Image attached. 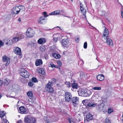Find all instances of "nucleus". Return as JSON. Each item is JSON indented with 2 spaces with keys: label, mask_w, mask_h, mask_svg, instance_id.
Returning a JSON list of instances; mask_svg holds the SVG:
<instances>
[{
  "label": "nucleus",
  "mask_w": 123,
  "mask_h": 123,
  "mask_svg": "<svg viewBox=\"0 0 123 123\" xmlns=\"http://www.w3.org/2000/svg\"><path fill=\"white\" fill-rule=\"evenodd\" d=\"M24 121L25 123H36V120L32 116L28 115L25 117Z\"/></svg>",
  "instance_id": "f257e3e1"
},
{
  "label": "nucleus",
  "mask_w": 123,
  "mask_h": 123,
  "mask_svg": "<svg viewBox=\"0 0 123 123\" xmlns=\"http://www.w3.org/2000/svg\"><path fill=\"white\" fill-rule=\"evenodd\" d=\"M19 74L21 76L26 78H28L29 76V72L24 68L21 69Z\"/></svg>",
  "instance_id": "f03ea898"
},
{
  "label": "nucleus",
  "mask_w": 123,
  "mask_h": 123,
  "mask_svg": "<svg viewBox=\"0 0 123 123\" xmlns=\"http://www.w3.org/2000/svg\"><path fill=\"white\" fill-rule=\"evenodd\" d=\"M72 94L69 92H65V94L64 98L66 101L69 102L71 100L72 97Z\"/></svg>",
  "instance_id": "7ed1b4c3"
},
{
  "label": "nucleus",
  "mask_w": 123,
  "mask_h": 123,
  "mask_svg": "<svg viewBox=\"0 0 123 123\" xmlns=\"http://www.w3.org/2000/svg\"><path fill=\"white\" fill-rule=\"evenodd\" d=\"M52 83L49 81L46 85L45 88L46 90L49 92L52 93L54 91V89L51 86Z\"/></svg>",
  "instance_id": "20e7f679"
},
{
  "label": "nucleus",
  "mask_w": 123,
  "mask_h": 123,
  "mask_svg": "<svg viewBox=\"0 0 123 123\" xmlns=\"http://www.w3.org/2000/svg\"><path fill=\"white\" fill-rule=\"evenodd\" d=\"M61 43L62 46L64 47L68 48L70 45L69 41L67 39H63Z\"/></svg>",
  "instance_id": "39448f33"
},
{
  "label": "nucleus",
  "mask_w": 123,
  "mask_h": 123,
  "mask_svg": "<svg viewBox=\"0 0 123 123\" xmlns=\"http://www.w3.org/2000/svg\"><path fill=\"white\" fill-rule=\"evenodd\" d=\"M34 32L33 30L31 28H29L27 30L26 35L28 37H31L34 36Z\"/></svg>",
  "instance_id": "423d86ee"
},
{
  "label": "nucleus",
  "mask_w": 123,
  "mask_h": 123,
  "mask_svg": "<svg viewBox=\"0 0 123 123\" xmlns=\"http://www.w3.org/2000/svg\"><path fill=\"white\" fill-rule=\"evenodd\" d=\"M2 61L3 62H6L5 64L6 66L8 65L10 62V59L9 57H7L6 55L2 57Z\"/></svg>",
  "instance_id": "0eeeda50"
},
{
  "label": "nucleus",
  "mask_w": 123,
  "mask_h": 123,
  "mask_svg": "<svg viewBox=\"0 0 123 123\" xmlns=\"http://www.w3.org/2000/svg\"><path fill=\"white\" fill-rule=\"evenodd\" d=\"M80 10L81 11V12L82 15L84 16V18L86 19V9L82 6L80 5Z\"/></svg>",
  "instance_id": "6e6552de"
},
{
  "label": "nucleus",
  "mask_w": 123,
  "mask_h": 123,
  "mask_svg": "<svg viewBox=\"0 0 123 123\" xmlns=\"http://www.w3.org/2000/svg\"><path fill=\"white\" fill-rule=\"evenodd\" d=\"M19 112L21 114H26L28 111L24 106H21L19 108Z\"/></svg>",
  "instance_id": "1a4fd4ad"
},
{
  "label": "nucleus",
  "mask_w": 123,
  "mask_h": 123,
  "mask_svg": "<svg viewBox=\"0 0 123 123\" xmlns=\"http://www.w3.org/2000/svg\"><path fill=\"white\" fill-rule=\"evenodd\" d=\"M106 38L107 39L106 41L107 44L110 47L113 46V43L111 39L109 38L108 37H106Z\"/></svg>",
  "instance_id": "9d476101"
},
{
  "label": "nucleus",
  "mask_w": 123,
  "mask_h": 123,
  "mask_svg": "<svg viewBox=\"0 0 123 123\" xmlns=\"http://www.w3.org/2000/svg\"><path fill=\"white\" fill-rule=\"evenodd\" d=\"M37 22L39 23L42 24H44L46 22L45 18L43 17H40Z\"/></svg>",
  "instance_id": "9b49d317"
},
{
  "label": "nucleus",
  "mask_w": 123,
  "mask_h": 123,
  "mask_svg": "<svg viewBox=\"0 0 123 123\" xmlns=\"http://www.w3.org/2000/svg\"><path fill=\"white\" fill-rule=\"evenodd\" d=\"M18 7L17 6H14L12 9V12L14 14H17L19 12Z\"/></svg>",
  "instance_id": "f8f14e48"
},
{
  "label": "nucleus",
  "mask_w": 123,
  "mask_h": 123,
  "mask_svg": "<svg viewBox=\"0 0 123 123\" xmlns=\"http://www.w3.org/2000/svg\"><path fill=\"white\" fill-rule=\"evenodd\" d=\"M72 90L73 91H75L78 87L79 86L78 84L74 82L72 84Z\"/></svg>",
  "instance_id": "ddd939ff"
},
{
  "label": "nucleus",
  "mask_w": 123,
  "mask_h": 123,
  "mask_svg": "<svg viewBox=\"0 0 123 123\" xmlns=\"http://www.w3.org/2000/svg\"><path fill=\"white\" fill-rule=\"evenodd\" d=\"M86 121L89 122L93 119V117L92 115L91 114L88 113L86 115Z\"/></svg>",
  "instance_id": "4468645a"
},
{
  "label": "nucleus",
  "mask_w": 123,
  "mask_h": 123,
  "mask_svg": "<svg viewBox=\"0 0 123 123\" xmlns=\"http://www.w3.org/2000/svg\"><path fill=\"white\" fill-rule=\"evenodd\" d=\"M15 53L17 55H21L22 53L21 49L18 47L15 48Z\"/></svg>",
  "instance_id": "2eb2a0df"
},
{
  "label": "nucleus",
  "mask_w": 123,
  "mask_h": 123,
  "mask_svg": "<svg viewBox=\"0 0 123 123\" xmlns=\"http://www.w3.org/2000/svg\"><path fill=\"white\" fill-rule=\"evenodd\" d=\"M46 42V39L44 38H40L37 41L38 43L40 44H43L45 43Z\"/></svg>",
  "instance_id": "dca6fc26"
},
{
  "label": "nucleus",
  "mask_w": 123,
  "mask_h": 123,
  "mask_svg": "<svg viewBox=\"0 0 123 123\" xmlns=\"http://www.w3.org/2000/svg\"><path fill=\"white\" fill-rule=\"evenodd\" d=\"M35 63L36 66H38L42 65L43 64V62L41 60L38 59L36 60Z\"/></svg>",
  "instance_id": "f3484780"
},
{
  "label": "nucleus",
  "mask_w": 123,
  "mask_h": 123,
  "mask_svg": "<svg viewBox=\"0 0 123 123\" xmlns=\"http://www.w3.org/2000/svg\"><path fill=\"white\" fill-rule=\"evenodd\" d=\"M16 36L19 40L23 39L24 37V34L21 32L18 33L17 35Z\"/></svg>",
  "instance_id": "a211bd4d"
},
{
  "label": "nucleus",
  "mask_w": 123,
  "mask_h": 123,
  "mask_svg": "<svg viewBox=\"0 0 123 123\" xmlns=\"http://www.w3.org/2000/svg\"><path fill=\"white\" fill-rule=\"evenodd\" d=\"M97 78L98 80L100 81H103L104 79V76L102 74H98L97 76Z\"/></svg>",
  "instance_id": "6ab92c4d"
},
{
  "label": "nucleus",
  "mask_w": 123,
  "mask_h": 123,
  "mask_svg": "<svg viewBox=\"0 0 123 123\" xmlns=\"http://www.w3.org/2000/svg\"><path fill=\"white\" fill-rule=\"evenodd\" d=\"M109 34V31L105 27V29L104 31V32L103 33V36L104 37H105L106 38V37H108V35Z\"/></svg>",
  "instance_id": "aec40b11"
},
{
  "label": "nucleus",
  "mask_w": 123,
  "mask_h": 123,
  "mask_svg": "<svg viewBox=\"0 0 123 123\" xmlns=\"http://www.w3.org/2000/svg\"><path fill=\"white\" fill-rule=\"evenodd\" d=\"M79 98L77 97H74L72 98L71 101V103H72L75 104L76 102L78 101Z\"/></svg>",
  "instance_id": "412c9836"
},
{
  "label": "nucleus",
  "mask_w": 123,
  "mask_h": 123,
  "mask_svg": "<svg viewBox=\"0 0 123 123\" xmlns=\"http://www.w3.org/2000/svg\"><path fill=\"white\" fill-rule=\"evenodd\" d=\"M104 105L103 104L101 103L98 105V106L97 107V108L98 110L99 111H100L103 110Z\"/></svg>",
  "instance_id": "4be33fe9"
},
{
  "label": "nucleus",
  "mask_w": 123,
  "mask_h": 123,
  "mask_svg": "<svg viewBox=\"0 0 123 123\" xmlns=\"http://www.w3.org/2000/svg\"><path fill=\"white\" fill-rule=\"evenodd\" d=\"M78 94L80 96H85L84 95V94H85V95H86V94H87V93L86 92V91H85L84 90H81V91L79 92H78Z\"/></svg>",
  "instance_id": "5701e85b"
},
{
  "label": "nucleus",
  "mask_w": 123,
  "mask_h": 123,
  "mask_svg": "<svg viewBox=\"0 0 123 123\" xmlns=\"http://www.w3.org/2000/svg\"><path fill=\"white\" fill-rule=\"evenodd\" d=\"M27 95L30 99L32 98L33 97V93L32 91H30L28 92L27 93Z\"/></svg>",
  "instance_id": "b1692460"
},
{
  "label": "nucleus",
  "mask_w": 123,
  "mask_h": 123,
  "mask_svg": "<svg viewBox=\"0 0 123 123\" xmlns=\"http://www.w3.org/2000/svg\"><path fill=\"white\" fill-rule=\"evenodd\" d=\"M6 40H7V42L6 43V45H11L13 44V40H9V39H6Z\"/></svg>",
  "instance_id": "393cba45"
},
{
  "label": "nucleus",
  "mask_w": 123,
  "mask_h": 123,
  "mask_svg": "<svg viewBox=\"0 0 123 123\" xmlns=\"http://www.w3.org/2000/svg\"><path fill=\"white\" fill-rule=\"evenodd\" d=\"M38 72L42 75H44L45 74V72L43 68L39 69L37 70Z\"/></svg>",
  "instance_id": "a878e982"
},
{
  "label": "nucleus",
  "mask_w": 123,
  "mask_h": 123,
  "mask_svg": "<svg viewBox=\"0 0 123 123\" xmlns=\"http://www.w3.org/2000/svg\"><path fill=\"white\" fill-rule=\"evenodd\" d=\"M60 10H57L52 12L51 13H49V15H57L60 13Z\"/></svg>",
  "instance_id": "bb28decb"
},
{
  "label": "nucleus",
  "mask_w": 123,
  "mask_h": 123,
  "mask_svg": "<svg viewBox=\"0 0 123 123\" xmlns=\"http://www.w3.org/2000/svg\"><path fill=\"white\" fill-rule=\"evenodd\" d=\"M10 82V80L8 79H5L4 81V84L5 85L7 86L9 83Z\"/></svg>",
  "instance_id": "cd10ccee"
},
{
  "label": "nucleus",
  "mask_w": 123,
  "mask_h": 123,
  "mask_svg": "<svg viewBox=\"0 0 123 123\" xmlns=\"http://www.w3.org/2000/svg\"><path fill=\"white\" fill-rule=\"evenodd\" d=\"M40 49L41 51L43 52L46 49L45 46L44 45H42L40 47Z\"/></svg>",
  "instance_id": "c85d7f7f"
},
{
  "label": "nucleus",
  "mask_w": 123,
  "mask_h": 123,
  "mask_svg": "<svg viewBox=\"0 0 123 123\" xmlns=\"http://www.w3.org/2000/svg\"><path fill=\"white\" fill-rule=\"evenodd\" d=\"M87 105L89 107H95L97 106V105L96 104H93L92 103H88V104Z\"/></svg>",
  "instance_id": "c756f323"
},
{
  "label": "nucleus",
  "mask_w": 123,
  "mask_h": 123,
  "mask_svg": "<svg viewBox=\"0 0 123 123\" xmlns=\"http://www.w3.org/2000/svg\"><path fill=\"white\" fill-rule=\"evenodd\" d=\"M12 40L13 42L15 43L17 42L19 40L16 36V37H13Z\"/></svg>",
  "instance_id": "7c9ffc66"
},
{
  "label": "nucleus",
  "mask_w": 123,
  "mask_h": 123,
  "mask_svg": "<svg viewBox=\"0 0 123 123\" xmlns=\"http://www.w3.org/2000/svg\"><path fill=\"white\" fill-rule=\"evenodd\" d=\"M18 9H19V11L20 10H21L22 11H23L25 10V7L24 6L22 5H21L19 6H18Z\"/></svg>",
  "instance_id": "2f4dec72"
},
{
  "label": "nucleus",
  "mask_w": 123,
  "mask_h": 123,
  "mask_svg": "<svg viewBox=\"0 0 123 123\" xmlns=\"http://www.w3.org/2000/svg\"><path fill=\"white\" fill-rule=\"evenodd\" d=\"M49 66L52 68H57V67H56V66L54 65L53 63L51 62H50V63L49 64Z\"/></svg>",
  "instance_id": "473e14b6"
},
{
  "label": "nucleus",
  "mask_w": 123,
  "mask_h": 123,
  "mask_svg": "<svg viewBox=\"0 0 123 123\" xmlns=\"http://www.w3.org/2000/svg\"><path fill=\"white\" fill-rule=\"evenodd\" d=\"M6 115L5 113H4L3 111H2L0 112V117L2 118L4 116Z\"/></svg>",
  "instance_id": "72a5a7b5"
},
{
  "label": "nucleus",
  "mask_w": 123,
  "mask_h": 123,
  "mask_svg": "<svg viewBox=\"0 0 123 123\" xmlns=\"http://www.w3.org/2000/svg\"><path fill=\"white\" fill-rule=\"evenodd\" d=\"M93 89L94 90H100L101 89V88L100 87H98L95 86L93 88Z\"/></svg>",
  "instance_id": "f704fd0d"
},
{
  "label": "nucleus",
  "mask_w": 123,
  "mask_h": 123,
  "mask_svg": "<svg viewBox=\"0 0 123 123\" xmlns=\"http://www.w3.org/2000/svg\"><path fill=\"white\" fill-rule=\"evenodd\" d=\"M73 120L72 118H69L68 119V120L70 123H74Z\"/></svg>",
  "instance_id": "c9c22d12"
},
{
  "label": "nucleus",
  "mask_w": 123,
  "mask_h": 123,
  "mask_svg": "<svg viewBox=\"0 0 123 123\" xmlns=\"http://www.w3.org/2000/svg\"><path fill=\"white\" fill-rule=\"evenodd\" d=\"M31 80L32 82H37V79L35 77H33L31 79Z\"/></svg>",
  "instance_id": "e433bc0d"
},
{
  "label": "nucleus",
  "mask_w": 123,
  "mask_h": 123,
  "mask_svg": "<svg viewBox=\"0 0 123 123\" xmlns=\"http://www.w3.org/2000/svg\"><path fill=\"white\" fill-rule=\"evenodd\" d=\"M65 84L68 86L69 87H70V83L69 82L66 81L65 83Z\"/></svg>",
  "instance_id": "4c0bfd02"
},
{
  "label": "nucleus",
  "mask_w": 123,
  "mask_h": 123,
  "mask_svg": "<svg viewBox=\"0 0 123 123\" xmlns=\"http://www.w3.org/2000/svg\"><path fill=\"white\" fill-rule=\"evenodd\" d=\"M28 84L30 86H32L33 85V83L31 82H29Z\"/></svg>",
  "instance_id": "58836bf2"
},
{
  "label": "nucleus",
  "mask_w": 123,
  "mask_h": 123,
  "mask_svg": "<svg viewBox=\"0 0 123 123\" xmlns=\"http://www.w3.org/2000/svg\"><path fill=\"white\" fill-rule=\"evenodd\" d=\"M113 111V110L111 108H109L108 110V113L110 114Z\"/></svg>",
  "instance_id": "ea45409f"
},
{
  "label": "nucleus",
  "mask_w": 123,
  "mask_h": 123,
  "mask_svg": "<svg viewBox=\"0 0 123 123\" xmlns=\"http://www.w3.org/2000/svg\"><path fill=\"white\" fill-rule=\"evenodd\" d=\"M87 43L86 42H85L84 44V49H86L87 48Z\"/></svg>",
  "instance_id": "a19ab883"
},
{
  "label": "nucleus",
  "mask_w": 123,
  "mask_h": 123,
  "mask_svg": "<svg viewBox=\"0 0 123 123\" xmlns=\"http://www.w3.org/2000/svg\"><path fill=\"white\" fill-rule=\"evenodd\" d=\"M43 14L44 17H48L49 15H47V13L45 12H43Z\"/></svg>",
  "instance_id": "79ce46f5"
},
{
  "label": "nucleus",
  "mask_w": 123,
  "mask_h": 123,
  "mask_svg": "<svg viewBox=\"0 0 123 123\" xmlns=\"http://www.w3.org/2000/svg\"><path fill=\"white\" fill-rule=\"evenodd\" d=\"M60 57H61V55H60L59 54H56V57H55L56 59H57L59 58Z\"/></svg>",
  "instance_id": "37998d69"
},
{
  "label": "nucleus",
  "mask_w": 123,
  "mask_h": 123,
  "mask_svg": "<svg viewBox=\"0 0 123 123\" xmlns=\"http://www.w3.org/2000/svg\"><path fill=\"white\" fill-rule=\"evenodd\" d=\"M105 121L106 123H111V121L108 119H106L105 120Z\"/></svg>",
  "instance_id": "c03bdc74"
},
{
  "label": "nucleus",
  "mask_w": 123,
  "mask_h": 123,
  "mask_svg": "<svg viewBox=\"0 0 123 123\" xmlns=\"http://www.w3.org/2000/svg\"><path fill=\"white\" fill-rule=\"evenodd\" d=\"M58 65L59 66H61L62 65V63L60 61H58L57 62Z\"/></svg>",
  "instance_id": "a18cd8bd"
},
{
  "label": "nucleus",
  "mask_w": 123,
  "mask_h": 123,
  "mask_svg": "<svg viewBox=\"0 0 123 123\" xmlns=\"http://www.w3.org/2000/svg\"><path fill=\"white\" fill-rule=\"evenodd\" d=\"M75 41L77 43H78L79 41V38H75Z\"/></svg>",
  "instance_id": "49530a36"
},
{
  "label": "nucleus",
  "mask_w": 123,
  "mask_h": 123,
  "mask_svg": "<svg viewBox=\"0 0 123 123\" xmlns=\"http://www.w3.org/2000/svg\"><path fill=\"white\" fill-rule=\"evenodd\" d=\"M3 45V43L2 41L0 40V48Z\"/></svg>",
  "instance_id": "de8ad7c7"
},
{
  "label": "nucleus",
  "mask_w": 123,
  "mask_h": 123,
  "mask_svg": "<svg viewBox=\"0 0 123 123\" xmlns=\"http://www.w3.org/2000/svg\"><path fill=\"white\" fill-rule=\"evenodd\" d=\"M56 86H57L61 88V85L59 83H57L56 84Z\"/></svg>",
  "instance_id": "09e8293b"
},
{
  "label": "nucleus",
  "mask_w": 123,
  "mask_h": 123,
  "mask_svg": "<svg viewBox=\"0 0 123 123\" xmlns=\"http://www.w3.org/2000/svg\"><path fill=\"white\" fill-rule=\"evenodd\" d=\"M31 45L32 47L33 46H36V43H32L31 44Z\"/></svg>",
  "instance_id": "8fccbe9b"
},
{
  "label": "nucleus",
  "mask_w": 123,
  "mask_h": 123,
  "mask_svg": "<svg viewBox=\"0 0 123 123\" xmlns=\"http://www.w3.org/2000/svg\"><path fill=\"white\" fill-rule=\"evenodd\" d=\"M57 40V38L54 37L53 39V41L54 42H56Z\"/></svg>",
  "instance_id": "3c124183"
},
{
  "label": "nucleus",
  "mask_w": 123,
  "mask_h": 123,
  "mask_svg": "<svg viewBox=\"0 0 123 123\" xmlns=\"http://www.w3.org/2000/svg\"><path fill=\"white\" fill-rule=\"evenodd\" d=\"M56 53H53L52 54V56H53L54 57V58H56V57H56Z\"/></svg>",
  "instance_id": "603ef678"
},
{
  "label": "nucleus",
  "mask_w": 123,
  "mask_h": 123,
  "mask_svg": "<svg viewBox=\"0 0 123 123\" xmlns=\"http://www.w3.org/2000/svg\"><path fill=\"white\" fill-rule=\"evenodd\" d=\"M85 76L84 74L82 73V74H80V77L83 78Z\"/></svg>",
  "instance_id": "864d4df0"
},
{
  "label": "nucleus",
  "mask_w": 123,
  "mask_h": 123,
  "mask_svg": "<svg viewBox=\"0 0 123 123\" xmlns=\"http://www.w3.org/2000/svg\"><path fill=\"white\" fill-rule=\"evenodd\" d=\"M3 83V81L0 80V86L2 85Z\"/></svg>",
  "instance_id": "5fc2aeb1"
},
{
  "label": "nucleus",
  "mask_w": 123,
  "mask_h": 123,
  "mask_svg": "<svg viewBox=\"0 0 123 123\" xmlns=\"http://www.w3.org/2000/svg\"><path fill=\"white\" fill-rule=\"evenodd\" d=\"M17 123H22V121L21 120H20L17 122Z\"/></svg>",
  "instance_id": "6e6d98bb"
},
{
  "label": "nucleus",
  "mask_w": 123,
  "mask_h": 123,
  "mask_svg": "<svg viewBox=\"0 0 123 123\" xmlns=\"http://www.w3.org/2000/svg\"><path fill=\"white\" fill-rule=\"evenodd\" d=\"M76 119L77 121L79 122L80 121H81V119H79V118H78V117H77L76 118Z\"/></svg>",
  "instance_id": "4d7b16f0"
},
{
  "label": "nucleus",
  "mask_w": 123,
  "mask_h": 123,
  "mask_svg": "<svg viewBox=\"0 0 123 123\" xmlns=\"http://www.w3.org/2000/svg\"><path fill=\"white\" fill-rule=\"evenodd\" d=\"M45 122L46 123H50V122H49V120H46L45 121Z\"/></svg>",
  "instance_id": "13d9d810"
},
{
  "label": "nucleus",
  "mask_w": 123,
  "mask_h": 123,
  "mask_svg": "<svg viewBox=\"0 0 123 123\" xmlns=\"http://www.w3.org/2000/svg\"><path fill=\"white\" fill-rule=\"evenodd\" d=\"M121 14L123 18V12L122 11V10L121 11Z\"/></svg>",
  "instance_id": "bf43d9fd"
},
{
  "label": "nucleus",
  "mask_w": 123,
  "mask_h": 123,
  "mask_svg": "<svg viewBox=\"0 0 123 123\" xmlns=\"http://www.w3.org/2000/svg\"><path fill=\"white\" fill-rule=\"evenodd\" d=\"M80 62H81V63H83V64H84V62L82 60L81 61H80V62H79V63H78V64H79L80 63Z\"/></svg>",
  "instance_id": "052dcab7"
},
{
  "label": "nucleus",
  "mask_w": 123,
  "mask_h": 123,
  "mask_svg": "<svg viewBox=\"0 0 123 123\" xmlns=\"http://www.w3.org/2000/svg\"><path fill=\"white\" fill-rule=\"evenodd\" d=\"M5 121L4 122V123H9L8 122L7 120H5Z\"/></svg>",
  "instance_id": "680f3d73"
},
{
  "label": "nucleus",
  "mask_w": 123,
  "mask_h": 123,
  "mask_svg": "<svg viewBox=\"0 0 123 123\" xmlns=\"http://www.w3.org/2000/svg\"><path fill=\"white\" fill-rule=\"evenodd\" d=\"M18 20L19 21H21V18H18Z\"/></svg>",
  "instance_id": "e2e57ef3"
},
{
  "label": "nucleus",
  "mask_w": 123,
  "mask_h": 123,
  "mask_svg": "<svg viewBox=\"0 0 123 123\" xmlns=\"http://www.w3.org/2000/svg\"><path fill=\"white\" fill-rule=\"evenodd\" d=\"M107 60H109V61L110 60V59L109 58H107Z\"/></svg>",
  "instance_id": "0e129e2a"
},
{
  "label": "nucleus",
  "mask_w": 123,
  "mask_h": 123,
  "mask_svg": "<svg viewBox=\"0 0 123 123\" xmlns=\"http://www.w3.org/2000/svg\"><path fill=\"white\" fill-rule=\"evenodd\" d=\"M54 81L55 82L56 81V80L55 79H54Z\"/></svg>",
  "instance_id": "69168bd1"
},
{
  "label": "nucleus",
  "mask_w": 123,
  "mask_h": 123,
  "mask_svg": "<svg viewBox=\"0 0 123 123\" xmlns=\"http://www.w3.org/2000/svg\"><path fill=\"white\" fill-rule=\"evenodd\" d=\"M80 5L82 6H83V5H82V4L81 3H80Z\"/></svg>",
  "instance_id": "338daca9"
},
{
  "label": "nucleus",
  "mask_w": 123,
  "mask_h": 123,
  "mask_svg": "<svg viewBox=\"0 0 123 123\" xmlns=\"http://www.w3.org/2000/svg\"><path fill=\"white\" fill-rule=\"evenodd\" d=\"M2 96L1 95V94H0V99L1 97Z\"/></svg>",
  "instance_id": "774afa93"
}]
</instances>
